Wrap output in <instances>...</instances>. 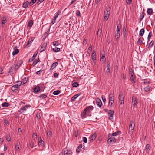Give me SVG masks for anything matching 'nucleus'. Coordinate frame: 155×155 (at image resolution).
<instances>
[{
  "label": "nucleus",
  "mask_w": 155,
  "mask_h": 155,
  "mask_svg": "<svg viewBox=\"0 0 155 155\" xmlns=\"http://www.w3.org/2000/svg\"><path fill=\"white\" fill-rule=\"evenodd\" d=\"M110 7H107L104 12V20L105 21H106L108 19L110 14Z\"/></svg>",
  "instance_id": "f257e3e1"
},
{
  "label": "nucleus",
  "mask_w": 155,
  "mask_h": 155,
  "mask_svg": "<svg viewBox=\"0 0 155 155\" xmlns=\"http://www.w3.org/2000/svg\"><path fill=\"white\" fill-rule=\"evenodd\" d=\"M109 102L110 106L112 107L114 106V95L112 93H110L109 96Z\"/></svg>",
  "instance_id": "f03ea898"
},
{
  "label": "nucleus",
  "mask_w": 155,
  "mask_h": 155,
  "mask_svg": "<svg viewBox=\"0 0 155 155\" xmlns=\"http://www.w3.org/2000/svg\"><path fill=\"white\" fill-rule=\"evenodd\" d=\"M129 71L130 80L134 82L135 77L134 75V71L131 68H130L129 69Z\"/></svg>",
  "instance_id": "7ed1b4c3"
},
{
  "label": "nucleus",
  "mask_w": 155,
  "mask_h": 155,
  "mask_svg": "<svg viewBox=\"0 0 155 155\" xmlns=\"http://www.w3.org/2000/svg\"><path fill=\"white\" fill-rule=\"evenodd\" d=\"M135 126V122L134 121L131 120L130 121L129 130V131L133 132L134 126Z\"/></svg>",
  "instance_id": "20e7f679"
},
{
  "label": "nucleus",
  "mask_w": 155,
  "mask_h": 155,
  "mask_svg": "<svg viewBox=\"0 0 155 155\" xmlns=\"http://www.w3.org/2000/svg\"><path fill=\"white\" fill-rule=\"evenodd\" d=\"M124 95L122 93L120 92L119 93L118 98L120 104H124Z\"/></svg>",
  "instance_id": "39448f33"
},
{
  "label": "nucleus",
  "mask_w": 155,
  "mask_h": 155,
  "mask_svg": "<svg viewBox=\"0 0 155 155\" xmlns=\"http://www.w3.org/2000/svg\"><path fill=\"white\" fill-rule=\"evenodd\" d=\"M63 155H72V153L70 150H68L66 149H65L63 150L62 152Z\"/></svg>",
  "instance_id": "423d86ee"
},
{
  "label": "nucleus",
  "mask_w": 155,
  "mask_h": 155,
  "mask_svg": "<svg viewBox=\"0 0 155 155\" xmlns=\"http://www.w3.org/2000/svg\"><path fill=\"white\" fill-rule=\"evenodd\" d=\"M31 106L30 105H25L24 107H23L21 108H20L19 110H18V112L20 113H23L25 111L28 107H30Z\"/></svg>",
  "instance_id": "0eeeda50"
},
{
  "label": "nucleus",
  "mask_w": 155,
  "mask_h": 155,
  "mask_svg": "<svg viewBox=\"0 0 155 155\" xmlns=\"http://www.w3.org/2000/svg\"><path fill=\"white\" fill-rule=\"evenodd\" d=\"M108 139L107 140V142L109 143H110L111 142L115 143L116 142V139L115 138L113 137H112L110 134H109L108 135Z\"/></svg>",
  "instance_id": "6e6552de"
},
{
  "label": "nucleus",
  "mask_w": 155,
  "mask_h": 155,
  "mask_svg": "<svg viewBox=\"0 0 155 155\" xmlns=\"http://www.w3.org/2000/svg\"><path fill=\"white\" fill-rule=\"evenodd\" d=\"M94 109V107L92 105L86 107L84 110V111H86L87 113H89L91 111H92Z\"/></svg>",
  "instance_id": "1a4fd4ad"
},
{
  "label": "nucleus",
  "mask_w": 155,
  "mask_h": 155,
  "mask_svg": "<svg viewBox=\"0 0 155 155\" xmlns=\"http://www.w3.org/2000/svg\"><path fill=\"white\" fill-rule=\"evenodd\" d=\"M110 63L109 62H107L106 64V74L107 75H109L110 74Z\"/></svg>",
  "instance_id": "9d476101"
},
{
  "label": "nucleus",
  "mask_w": 155,
  "mask_h": 155,
  "mask_svg": "<svg viewBox=\"0 0 155 155\" xmlns=\"http://www.w3.org/2000/svg\"><path fill=\"white\" fill-rule=\"evenodd\" d=\"M132 104L133 106L135 107L137 103H138V101H137V98L134 96L132 97Z\"/></svg>",
  "instance_id": "9b49d317"
},
{
  "label": "nucleus",
  "mask_w": 155,
  "mask_h": 155,
  "mask_svg": "<svg viewBox=\"0 0 155 155\" xmlns=\"http://www.w3.org/2000/svg\"><path fill=\"white\" fill-rule=\"evenodd\" d=\"M137 74L138 76L141 77L143 75V70L141 69H139L137 71Z\"/></svg>",
  "instance_id": "f8f14e48"
},
{
  "label": "nucleus",
  "mask_w": 155,
  "mask_h": 155,
  "mask_svg": "<svg viewBox=\"0 0 155 155\" xmlns=\"http://www.w3.org/2000/svg\"><path fill=\"white\" fill-rule=\"evenodd\" d=\"M96 51L94 50L93 51L92 54H91V58L93 60V61H94V60H96Z\"/></svg>",
  "instance_id": "ddd939ff"
},
{
  "label": "nucleus",
  "mask_w": 155,
  "mask_h": 155,
  "mask_svg": "<svg viewBox=\"0 0 155 155\" xmlns=\"http://www.w3.org/2000/svg\"><path fill=\"white\" fill-rule=\"evenodd\" d=\"M19 87V85L17 84L14 85L12 87L11 90L14 92H16Z\"/></svg>",
  "instance_id": "4468645a"
},
{
  "label": "nucleus",
  "mask_w": 155,
  "mask_h": 155,
  "mask_svg": "<svg viewBox=\"0 0 155 155\" xmlns=\"http://www.w3.org/2000/svg\"><path fill=\"white\" fill-rule=\"evenodd\" d=\"M96 102L97 105L100 107H101L102 104V102L101 100L99 98H97L96 100Z\"/></svg>",
  "instance_id": "2eb2a0df"
},
{
  "label": "nucleus",
  "mask_w": 155,
  "mask_h": 155,
  "mask_svg": "<svg viewBox=\"0 0 155 155\" xmlns=\"http://www.w3.org/2000/svg\"><path fill=\"white\" fill-rule=\"evenodd\" d=\"M114 113V111L113 110H109V112H108V115L109 116V118L110 119H111L113 118Z\"/></svg>",
  "instance_id": "dca6fc26"
},
{
  "label": "nucleus",
  "mask_w": 155,
  "mask_h": 155,
  "mask_svg": "<svg viewBox=\"0 0 155 155\" xmlns=\"http://www.w3.org/2000/svg\"><path fill=\"white\" fill-rule=\"evenodd\" d=\"M150 149L151 146L149 144H147L146 145L144 150L146 152L149 153Z\"/></svg>",
  "instance_id": "f3484780"
},
{
  "label": "nucleus",
  "mask_w": 155,
  "mask_h": 155,
  "mask_svg": "<svg viewBox=\"0 0 155 155\" xmlns=\"http://www.w3.org/2000/svg\"><path fill=\"white\" fill-rule=\"evenodd\" d=\"M38 53L37 52H35L34 53V55H33V57L29 59L28 61V62L30 63L32 61L34 60L35 57H36L37 54Z\"/></svg>",
  "instance_id": "a211bd4d"
},
{
  "label": "nucleus",
  "mask_w": 155,
  "mask_h": 155,
  "mask_svg": "<svg viewBox=\"0 0 155 155\" xmlns=\"http://www.w3.org/2000/svg\"><path fill=\"white\" fill-rule=\"evenodd\" d=\"M87 113L86 111H84V110L83 111L81 112V115L82 119H84L86 117Z\"/></svg>",
  "instance_id": "6ab92c4d"
},
{
  "label": "nucleus",
  "mask_w": 155,
  "mask_h": 155,
  "mask_svg": "<svg viewBox=\"0 0 155 155\" xmlns=\"http://www.w3.org/2000/svg\"><path fill=\"white\" fill-rule=\"evenodd\" d=\"M123 35L124 36V38H125L126 37V35H127V31L126 29V28L125 26H124L123 27Z\"/></svg>",
  "instance_id": "aec40b11"
},
{
  "label": "nucleus",
  "mask_w": 155,
  "mask_h": 155,
  "mask_svg": "<svg viewBox=\"0 0 155 155\" xmlns=\"http://www.w3.org/2000/svg\"><path fill=\"white\" fill-rule=\"evenodd\" d=\"M38 145L39 146H41V147L44 146V142L42 140L41 137H40V140L39 141L38 140Z\"/></svg>",
  "instance_id": "412c9836"
},
{
  "label": "nucleus",
  "mask_w": 155,
  "mask_h": 155,
  "mask_svg": "<svg viewBox=\"0 0 155 155\" xmlns=\"http://www.w3.org/2000/svg\"><path fill=\"white\" fill-rule=\"evenodd\" d=\"M7 22L6 18L5 16L4 17L1 21V24L2 25L5 24Z\"/></svg>",
  "instance_id": "4be33fe9"
},
{
  "label": "nucleus",
  "mask_w": 155,
  "mask_h": 155,
  "mask_svg": "<svg viewBox=\"0 0 155 155\" xmlns=\"http://www.w3.org/2000/svg\"><path fill=\"white\" fill-rule=\"evenodd\" d=\"M147 12L149 15H151L153 13V10L151 8H148L147 10Z\"/></svg>",
  "instance_id": "5701e85b"
},
{
  "label": "nucleus",
  "mask_w": 155,
  "mask_h": 155,
  "mask_svg": "<svg viewBox=\"0 0 155 155\" xmlns=\"http://www.w3.org/2000/svg\"><path fill=\"white\" fill-rule=\"evenodd\" d=\"M120 32L116 31V33H115V37L116 38V40H118L120 37Z\"/></svg>",
  "instance_id": "b1692460"
},
{
  "label": "nucleus",
  "mask_w": 155,
  "mask_h": 155,
  "mask_svg": "<svg viewBox=\"0 0 155 155\" xmlns=\"http://www.w3.org/2000/svg\"><path fill=\"white\" fill-rule=\"evenodd\" d=\"M58 64V63L57 62H55V63H53L51 67V68H50V70H52L55 67L57 66Z\"/></svg>",
  "instance_id": "393cba45"
},
{
  "label": "nucleus",
  "mask_w": 155,
  "mask_h": 155,
  "mask_svg": "<svg viewBox=\"0 0 155 155\" xmlns=\"http://www.w3.org/2000/svg\"><path fill=\"white\" fill-rule=\"evenodd\" d=\"M40 90V88L39 86L35 87L33 89V92L35 93L38 92Z\"/></svg>",
  "instance_id": "a878e982"
},
{
  "label": "nucleus",
  "mask_w": 155,
  "mask_h": 155,
  "mask_svg": "<svg viewBox=\"0 0 155 155\" xmlns=\"http://www.w3.org/2000/svg\"><path fill=\"white\" fill-rule=\"evenodd\" d=\"M34 37H31V38H29L28 42L26 44V46H28L30 43H31L33 41L34 39Z\"/></svg>",
  "instance_id": "bb28decb"
},
{
  "label": "nucleus",
  "mask_w": 155,
  "mask_h": 155,
  "mask_svg": "<svg viewBox=\"0 0 155 155\" xmlns=\"http://www.w3.org/2000/svg\"><path fill=\"white\" fill-rule=\"evenodd\" d=\"M82 144H80L77 148L76 150V152L78 153H79L81 150V149L82 148Z\"/></svg>",
  "instance_id": "cd10ccee"
},
{
  "label": "nucleus",
  "mask_w": 155,
  "mask_h": 155,
  "mask_svg": "<svg viewBox=\"0 0 155 155\" xmlns=\"http://www.w3.org/2000/svg\"><path fill=\"white\" fill-rule=\"evenodd\" d=\"M29 3V2L28 1L24 2L23 4L22 7L24 8H26L28 6Z\"/></svg>",
  "instance_id": "c85d7f7f"
},
{
  "label": "nucleus",
  "mask_w": 155,
  "mask_h": 155,
  "mask_svg": "<svg viewBox=\"0 0 155 155\" xmlns=\"http://www.w3.org/2000/svg\"><path fill=\"white\" fill-rule=\"evenodd\" d=\"M80 95V94H78L73 96L71 98V101H74Z\"/></svg>",
  "instance_id": "c756f323"
},
{
  "label": "nucleus",
  "mask_w": 155,
  "mask_h": 155,
  "mask_svg": "<svg viewBox=\"0 0 155 155\" xmlns=\"http://www.w3.org/2000/svg\"><path fill=\"white\" fill-rule=\"evenodd\" d=\"M142 39H143V37H140L138 39L137 41V44L139 45H141L142 43H143L142 40Z\"/></svg>",
  "instance_id": "7c9ffc66"
},
{
  "label": "nucleus",
  "mask_w": 155,
  "mask_h": 155,
  "mask_svg": "<svg viewBox=\"0 0 155 155\" xmlns=\"http://www.w3.org/2000/svg\"><path fill=\"white\" fill-rule=\"evenodd\" d=\"M33 24V20H30L29 21L28 24V26L31 27L32 26Z\"/></svg>",
  "instance_id": "2f4dec72"
},
{
  "label": "nucleus",
  "mask_w": 155,
  "mask_h": 155,
  "mask_svg": "<svg viewBox=\"0 0 155 155\" xmlns=\"http://www.w3.org/2000/svg\"><path fill=\"white\" fill-rule=\"evenodd\" d=\"M145 32V30L143 28L140 30L139 32V35L141 36H142L144 34Z\"/></svg>",
  "instance_id": "473e14b6"
},
{
  "label": "nucleus",
  "mask_w": 155,
  "mask_h": 155,
  "mask_svg": "<svg viewBox=\"0 0 155 155\" xmlns=\"http://www.w3.org/2000/svg\"><path fill=\"white\" fill-rule=\"evenodd\" d=\"M2 105L4 107H8L10 106V104L7 102H4L2 104Z\"/></svg>",
  "instance_id": "72a5a7b5"
},
{
  "label": "nucleus",
  "mask_w": 155,
  "mask_h": 155,
  "mask_svg": "<svg viewBox=\"0 0 155 155\" xmlns=\"http://www.w3.org/2000/svg\"><path fill=\"white\" fill-rule=\"evenodd\" d=\"M40 61V60L39 59V58L38 57V59H36L35 60V61L33 62L32 65L33 66H35L36 64L39 62Z\"/></svg>",
  "instance_id": "f704fd0d"
},
{
  "label": "nucleus",
  "mask_w": 155,
  "mask_h": 155,
  "mask_svg": "<svg viewBox=\"0 0 155 155\" xmlns=\"http://www.w3.org/2000/svg\"><path fill=\"white\" fill-rule=\"evenodd\" d=\"M14 69V67L12 66L10 67L9 71V73L10 74L12 73Z\"/></svg>",
  "instance_id": "c9c22d12"
},
{
  "label": "nucleus",
  "mask_w": 155,
  "mask_h": 155,
  "mask_svg": "<svg viewBox=\"0 0 155 155\" xmlns=\"http://www.w3.org/2000/svg\"><path fill=\"white\" fill-rule=\"evenodd\" d=\"M145 15V13H143L142 12L141 14L140 15V16L139 21H140H140L142 20L143 18H144Z\"/></svg>",
  "instance_id": "e433bc0d"
},
{
  "label": "nucleus",
  "mask_w": 155,
  "mask_h": 155,
  "mask_svg": "<svg viewBox=\"0 0 155 155\" xmlns=\"http://www.w3.org/2000/svg\"><path fill=\"white\" fill-rule=\"evenodd\" d=\"M19 51L18 49H15V50L12 53V54L13 55H16L18 53Z\"/></svg>",
  "instance_id": "4c0bfd02"
},
{
  "label": "nucleus",
  "mask_w": 155,
  "mask_h": 155,
  "mask_svg": "<svg viewBox=\"0 0 155 155\" xmlns=\"http://www.w3.org/2000/svg\"><path fill=\"white\" fill-rule=\"evenodd\" d=\"M61 13V11L60 10H58V12L56 13L54 17V19L55 20H56L57 18L58 17V15H59Z\"/></svg>",
  "instance_id": "58836bf2"
},
{
  "label": "nucleus",
  "mask_w": 155,
  "mask_h": 155,
  "mask_svg": "<svg viewBox=\"0 0 155 155\" xmlns=\"http://www.w3.org/2000/svg\"><path fill=\"white\" fill-rule=\"evenodd\" d=\"M150 86L148 85L144 88V91L146 92H148L150 90Z\"/></svg>",
  "instance_id": "ea45409f"
},
{
  "label": "nucleus",
  "mask_w": 155,
  "mask_h": 155,
  "mask_svg": "<svg viewBox=\"0 0 155 155\" xmlns=\"http://www.w3.org/2000/svg\"><path fill=\"white\" fill-rule=\"evenodd\" d=\"M47 97V95H46L45 94H42L41 95L39 96V97H40L41 99H45Z\"/></svg>",
  "instance_id": "a19ab883"
},
{
  "label": "nucleus",
  "mask_w": 155,
  "mask_h": 155,
  "mask_svg": "<svg viewBox=\"0 0 155 155\" xmlns=\"http://www.w3.org/2000/svg\"><path fill=\"white\" fill-rule=\"evenodd\" d=\"M154 43V41L153 40H152L151 42L149 43L148 46L147 47V48L148 49L150 47H152Z\"/></svg>",
  "instance_id": "79ce46f5"
},
{
  "label": "nucleus",
  "mask_w": 155,
  "mask_h": 155,
  "mask_svg": "<svg viewBox=\"0 0 155 155\" xmlns=\"http://www.w3.org/2000/svg\"><path fill=\"white\" fill-rule=\"evenodd\" d=\"M79 85V84L77 82H74L72 84V86L75 87H77Z\"/></svg>",
  "instance_id": "37998d69"
},
{
  "label": "nucleus",
  "mask_w": 155,
  "mask_h": 155,
  "mask_svg": "<svg viewBox=\"0 0 155 155\" xmlns=\"http://www.w3.org/2000/svg\"><path fill=\"white\" fill-rule=\"evenodd\" d=\"M53 50L55 52H58L60 51V48L58 47H55L53 49Z\"/></svg>",
  "instance_id": "c03bdc74"
},
{
  "label": "nucleus",
  "mask_w": 155,
  "mask_h": 155,
  "mask_svg": "<svg viewBox=\"0 0 155 155\" xmlns=\"http://www.w3.org/2000/svg\"><path fill=\"white\" fill-rule=\"evenodd\" d=\"M102 30L101 29L99 28L97 32V36L100 37L101 34Z\"/></svg>",
  "instance_id": "a18cd8bd"
},
{
  "label": "nucleus",
  "mask_w": 155,
  "mask_h": 155,
  "mask_svg": "<svg viewBox=\"0 0 155 155\" xmlns=\"http://www.w3.org/2000/svg\"><path fill=\"white\" fill-rule=\"evenodd\" d=\"M28 80V78H25L23 79H22V83H23V84H26L27 81Z\"/></svg>",
  "instance_id": "49530a36"
},
{
  "label": "nucleus",
  "mask_w": 155,
  "mask_h": 155,
  "mask_svg": "<svg viewBox=\"0 0 155 155\" xmlns=\"http://www.w3.org/2000/svg\"><path fill=\"white\" fill-rule=\"evenodd\" d=\"M46 47V45H45L44 46H42L40 48V52H41L44 51Z\"/></svg>",
  "instance_id": "de8ad7c7"
},
{
  "label": "nucleus",
  "mask_w": 155,
  "mask_h": 155,
  "mask_svg": "<svg viewBox=\"0 0 155 155\" xmlns=\"http://www.w3.org/2000/svg\"><path fill=\"white\" fill-rule=\"evenodd\" d=\"M60 93V91L59 90H58L54 91L53 93V94L54 95H57L58 94H59Z\"/></svg>",
  "instance_id": "09e8293b"
},
{
  "label": "nucleus",
  "mask_w": 155,
  "mask_h": 155,
  "mask_svg": "<svg viewBox=\"0 0 155 155\" xmlns=\"http://www.w3.org/2000/svg\"><path fill=\"white\" fill-rule=\"evenodd\" d=\"M6 139L8 142H10L11 141V138L9 135H7L6 136Z\"/></svg>",
  "instance_id": "8fccbe9b"
},
{
  "label": "nucleus",
  "mask_w": 155,
  "mask_h": 155,
  "mask_svg": "<svg viewBox=\"0 0 155 155\" xmlns=\"http://www.w3.org/2000/svg\"><path fill=\"white\" fill-rule=\"evenodd\" d=\"M76 16L78 17H81V14L80 11L78 10H77L76 11Z\"/></svg>",
  "instance_id": "3c124183"
},
{
  "label": "nucleus",
  "mask_w": 155,
  "mask_h": 155,
  "mask_svg": "<svg viewBox=\"0 0 155 155\" xmlns=\"http://www.w3.org/2000/svg\"><path fill=\"white\" fill-rule=\"evenodd\" d=\"M23 63V61L21 59L17 61V64H18L19 65L21 66L22 64Z\"/></svg>",
  "instance_id": "603ef678"
},
{
  "label": "nucleus",
  "mask_w": 155,
  "mask_h": 155,
  "mask_svg": "<svg viewBox=\"0 0 155 155\" xmlns=\"http://www.w3.org/2000/svg\"><path fill=\"white\" fill-rule=\"evenodd\" d=\"M37 134L36 133H34L33 134V135H32V137L34 139V140H35L36 139H37Z\"/></svg>",
  "instance_id": "864d4df0"
},
{
  "label": "nucleus",
  "mask_w": 155,
  "mask_h": 155,
  "mask_svg": "<svg viewBox=\"0 0 155 155\" xmlns=\"http://www.w3.org/2000/svg\"><path fill=\"white\" fill-rule=\"evenodd\" d=\"M20 66L18 64L15 65V67L14 68L15 71H16L20 67Z\"/></svg>",
  "instance_id": "5fc2aeb1"
},
{
  "label": "nucleus",
  "mask_w": 155,
  "mask_h": 155,
  "mask_svg": "<svg viewBox=\"0 0 155 155\" xmlns=\"http://www.w3.org/2000/svg\"><path fill=\"white\" fill-rule=\"evenodd\" d=\"M96 138V135L95 134H94L93 135H92L91 137V139L92 140H94Z\"/></svg>",
  "instance_id": "6e6d98bb"
},
{
  "label": "nucleus",
  "mask_w": 155,
  "mask_h": 155,
  "mask_svg": "<svg viewBox=\"0 0 155 155\" xmlns=\"http://www.w3.org/2000/svg\"><path fill=\"white\" fill-rule=\"evenodd\" d=\"M58 42L57 41H56L53 42V45L54 46H56L58 45Z\"/></svg>",
  "instance_id": "4d7b16f0"
},
{
  "label": "nucleus",
  "mask_w": 155,
  "mask_h": 155,
  "mask_svg": "<svg viewBox=\"0 0 155 155\" xmlns=\"http://www.w3.org/2000/svg\"><path fill=\"white\" fill-rule=\"evenodd\" d=\"M152 34L151 32H150L149 33L148 37H147V39L148 40V41L150 39V38L152 36Z\"/></svg>",
  "instance_id": "13d9d810"
},
{
  "label": "nucleus",
  "mask_w": 155,
  "mask_h": 155,
  "mask_svg": "<svg viewBox=\"0 0 155 155\" xmlns=\"http://www.w3.org/2000/svg\"><path fill=\"white\" fill-rule=\"evenodd\" d=\"M127 4L128 5H130L131 3L132 0H125Z\"/></svg>",
  "instance_id": "bf43d9fd"
},
{
  "label": "nucleus",
  "mask_w": 155,
  "mask_h": 155,
  "mask_svg": "<svg viewBox=\"0 0 155 155\" xmlns=\"http://www.w3.org/2000/svg\"><path fill=\"white\" fill-rule=\"evenodd\" d=\"M83 141L85 143H86L87 142V138L85 137H84L83 138Z\"/></svg>",
  "instance_id": "052dcab7"
},
{
  "label": "nucleus",
  "mask_w": 155,
  "mask_h": 155,
  "mask_svg": "<svg viewBox=\"0 0 155 155\" xmlns=\"http://www.w3.org/2000/svg\"><path fill=\"white\" fill-rule=\"evenodd\" d=\"M74 135L75 137H77L78 135V131L77 130L75 131L74 133Z\"/></svg>",
  "instance_id": "680f3d73"
},
{
  "label": "nucleus",
  "mask_w": 155,
  "mask_h": 155,
  "mask_svg": "<svg viewBox=\"0 0 155 155\" xmlns=\"http://www.w3.org/2000/svg\"><path fill=\"white\" fill-rule=\"evenodd\" d=\"M121 28V27H119V26H117L116 31H119L120 32V29Z\"/></svg>",
  "instance_id": "e2e57ef3"
},
{
  "label": "nucleus",
  "mask_w": 155,
  "mask_h": 155,
  "mask_svg": "<svg viewBox=\"0 0 155 155\" xmlns=\"http://www.w3.org/2000/svg\"><path fill=\"white\" fill-rule=\"evenodd\" d=\"M17 82L18 83L17 85H19V87L21 86L22 83V82L21 81H18Z\"/></svg>",
  "instance_id": "0e129e2a"
},
{
  "label": "nucleus",
  "mask_w": 155,
  "mask_h": 155,
  "mask_svg": "<svg viewBox=\"0 0 155 155\" xmlns=\"http://www.w3.org/2000/svg\"><path fill=\"white\" fill-rule=\"evenodd\" d=\"M15 148L16 150L17 151L18 150H19V146L18 145H16V146H15Z\"/></svg>",
  "instance_id": "69168bd1"
},
{
  "label": "nucleus",
  "mask_w": 155,
  "mask_h": 155,
  "mask_svg": "<svg viewBox=\"0 0 155 155\" xmlns=\"http://www.w3.org/2000/svg\"><path fill=\"white\" fill-rule=\"evenodd\" d=\"M8 120L5 119L4 120V125H7L8 123Z\"/></svg>",
  "instance_id": "338daca9"
},
{
  "label": "nucleus",
  "mask_w": 155,
  "mask_h": 155,
  "mask_svg": "<svg viewBox=\"0 0 155 155\" xmlns=\"http://www.w3.org/2000/svg\"><path fill=\"white\" fill-rule=\"evenodd\" d=\"M87 40L86 39H84L83 41V44L85 45L86 44H87Z\"/></svg>",
  "instance_id": "774afa93"
}]
</instances>
